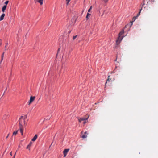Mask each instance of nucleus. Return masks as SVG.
Segmentation results:
<instances>
[{
    "label": "nucleus",
    "instance_id": "13",
    "mask_svg": "<svg viewBox=\"0 0 158 158\" xmlns=\"http://www.w3.org/2000/svg\"><path fill=\"white\" fill-rule=\"evenodd\" d=\"M18 130L14 132L13 133V135H16L18 133Z\"/></svg>",
    "mask_w": 158,
    "mask_h": 158
},
{
    "label": "nucleus",
    "instance_id": "24",
    "mask_svg": "<svg viewBox=\"0 0 158 158\" xmlns=\"http://www.w3.org/2000/svg\"><path fill=\"white\" fill-rule=\"evenodd\" d=\"M92 8V6H90V8L89 9H90V10H91Z\"/></svg>",
    "mask_w": 158,
    "mask_h": 158
},
{
    "label": "nucleus",
    "instance_id": "35",
    "mask_svg": "<svg viewBox=\"0 0 158 158\" xmlns=\"http://www.w3.org/2000/svg\"><path fill=\"white\" fill-rule=\"evenodd\" d=\"M20 146L19 145V148H20Z\"/></svg>",
    "mask_w": 158,
    "mask_h": 158
},
{
    "label": "nucleus",
    "instance_id": "19",
    "mask_svg": "<svg viewBox=\"0 0 158 158\" xmlns=\"http://www.w3.org/2000/svg\"><path fill=\"white\" fill-rule=\"evenodd\" d=\"M108 0H103V1L105 3H107L108 2Z\"/></svg>",
    "mask_w": 158,
    "mask_h": 158
},
{
    "label": "nucleus",
    "instance_id": "1",
    "mask_svg": "<svg viewBox=\"0 0 158 158\" xmlns=\"http://www.w3.org/2000/svg\"><path fill=\"white\" fill-rule=\"evenodd\" d=\"M19 131L21 133V135H23V126L25 125V119L23 118V116H21L19 119Z\"/></svg>",
    "mask_w": 158,
    "mask_h": 158
},
{
    "label": "nucleus",
    "instance_id": "18",
    "mask_svg": "<svg viewBox=\"0 0 158 158\" xmlns=\"http://www.w3.org/2000/svg\"><path fill=\"white\" fill-rule=\"evenodd\" d=\"M77 37V35H75V36H73V40H74Z\"/></svg>",
    "mask_w": 158,
    "mask_h": 158
},
{
    "label": "nucleus",
    "instance_id": "34",
    "mask_svg": "<svg viewBox=\"0 0 158 158\" xmlns=\"http://www.w3.org/2000/svg\"><path fill=\"white\" fill-rule=\"evenodd\" d=\"M153 2H154V0H151Z\"/></svg>",
    "mask_w": 158,
    "mask_h": 158
},
{
    "label": "nucleus",
    "instance_id": "14",
    "mask_svg": "<svg viewBox=\"0 0 158 158\" xmlns=\"http://www.w3.org/2000/svg\"><path fill=\"white\" fill-rule=\"evenodd\" d=\"M4 52H3V54H2V59H1V61L3 60V57H4Z\"/></svg>",
    "mask_w": 158,
    "mask_h": 158
},
{
    "label": "nucleus",
    "instance_id": "27",
    "mask_svg": "<svg viewBox=\"0 0 158 158\" xmlns=\"http://www.w3.org/2000/svg\"><path fill=\"white\" fill-rule=\"evenodd\" d=\"M90 15H91V14H89L88 13V14H87V15H88V16H90Z\"/></svg>",
    "mask_w": 158,
    "mask_h": 158
},
{
    "label": "nucleus",
    "instance_id": "28",
    "mask_svg": "<svg viewBox=\"0 0 158 158\" xmlns=\"http://www.w3.org/2000/svg\"><path fill=\"white\" fill-rule=\"evenodd\" d=\"M84 121V123H83L84 124H85L86 123V121Z\"/></svg>",
    "mask_w": 158,
    "mask_h": 158
},
{
    "label": "nucleus",
    "instance_id": "32",
    "mask_svg": "<svg viewBox=\"0 0 158 158\" xmlns=\"http://www.w3.org/2000/svg\"><path fill=\"white\" fill-rule=\"evenodd\" d=\"M10 155H11V156H12V152H10Z\"/></svg>",
    "mask_w": 158,
    "mask_h": 158
},
{
    "label": "nucleus",
    "instance_id": "11",
    "mask_svg": "<svg viewBox=\"0 0 158 158\" xmlns=\"http://www.w3.org/2000/svg\"><path fill=\"white\" fill-rule=\"evenodd\" d=\"M88 134V133L87 132H85L84 133V134L82 136V137L83 138H86L87 137V135Z\"/></svg>",
    "mask_w": 158,
    "mask_h": 158
},
{
    "label": "nucleus",
    "instance_id": "23",
    "mask_svg": "<svg viewBox=\"0 0 158 158\" xmlns=\"http://www.w3.org/2000/svg\"><path fill=\"white\" fill-rule=\"evenodd\" d=\"M9 134H8L7 135V136L6 137V139H7L8 138V136H9Z\"/></svg>",
    "mask_w": 158,
    "mask_h": 158
},
{
    "label": "nucleus",
    "instance_id": "31",
    "mask_svg": "<svg viewBox=\"0 0 158 158\" xmlns=\"http://www.w3.org/2000/svg\"><path fill=\"white\" fill-rule=\"evenodd\" d=\"M149 2H150V1H149V2H147V4H148V3H149Z\"/></svg>",
    "mask_w": 158,
    "mask_h": 158
},
{
    "label": "nucleus",
    "instance_id": "9",
    "mask_svg": "<svg viewBox=\"0 0 158 158\" xmlns=\"http://www.w3.org/2000/svg\"><path fill=\"white\" fill-rule=\"evenodd\" d=\"M38 137V135H35L33 137V138L31 140L33 141H35L37 139Z\"/></svg>",
    "mask_w": 158,
    "mask_h": 158
},
{
    "label": "nucleus",
    "instance_id": "17",
    "mask_svg": "<svg viewBox=\"0 0 158 158\" xmlns=\"http://www.w3.org/2000/svg\"><path fill=\"white\" fill-rule=\"evenodd\" d=\"M67 1V5H68L71 0H66Z\"/></svg>",
    "mask_w": 158,
    "mask_h": 158
},
{
    "label": "nucleus",
    "instance_id": "5",
    "mask_svg": "<svg viewBox=\"0 0 158 158\" xmlns=\"http://www.w3.org/2000/svg\"><path fill=\"white\" fill-rule=\"evenodd\" d=\"M35 96H31L30 98L29 101L28 102V105H30L34 100L35 98Z\"/></svg>",
    "mask_w": 158,
    "mask_h": 158
},
{
    "label": "nucleus",
    "instance_id": "22",
    "mask_svg": "<svg viewBox=\"0 0 158 158\" xmlns=\"http://www.w3.org/2000/svg\"><path fill=\"white\" fill-rule=\"evenodd\" d=\"M6 90H7V88L6 89L5 91L4 92L3 94V95H2V96L4 95V94H5V91Z\"/></svg>",
    "mask_w": 158,
    "mask_h": 158
},
{
    "label": "nucleus",
    "instance_id": "4",
    "mask_svg": "<svg viewBox=\"0 0 158 158\" xmlns=\"http://www.w3.org/2000/svg\"><path fill=\"white\" fill-rule=\"evenodd\" d=\"M89 118V116H87L85 115L84 117H81V118H77L78 121L79 122L81 123L82 121H86L88 120V119Z\"/></svg>",
    "mask_w": 158,
    "mask_h": 158
},
{
    "label": "nucleus",
    "instance_id": "30",
    "mask_svg": "<svg viewBox=\"0 0 158 158\" xmlns=\"http://www.w3.org/2000/svg\"><path fill=\"white\" fill-rule=\"evenodd\" d=\"M15 154H16V153L15 154L14 156V157H13V158H15Z\"/></svg>",
    "mask_w": 158,
    "mask_h": 158
},
{
    "label": "nucleus",
    "instance_id": "26",
    "mask_svg": "<svg viewBox=\"0 0 158 158\" xmlns=\"http://www.w3.org/2000/svg\"><path fill=\"white\" fill-rule=\"evenodd\" d=\"M91 10H90V9H89L88 10V12H90Z\"/></svg>",
    "mask_w": 158,
    "mask_h": 158
},
{
    "label": "nucleus",
    "instance_id": "10",
    "mask_svg": "<svg viewBox=\"0 0 158 158\" xmlns=\"http://www.w3.org/2000/svg\"><path fill=\"white\" fill-rule=\"evenodd\" d=\"M6 7L7 6L6 5H5L3 6L2 10V12H5Z\"/></svg>",
    "mask_w": 158,
    "mask_h": 158
},
{
    "label": "nucleus",
    "instance_id": "16",
    "mask_svg": "<svg viewBox=\"0 0 158 158\" xmlns=\"http://www.w3.org/2000/svg\"><path fill=\"white\" fill-rule=\"evenodd\" d=\"M8 2L9 1H7L5 2L4 4H5V5H6L7 6V5L8 4Z\"/></svg>",
    "mask_w": 158,
    "mask_h": 158
},
{
    "label": "nucleus",
    "instance_id": "29",
    "mask_svg": "<svg viewBox=\"0 0 158 158\" xmlns=\"http://www.w3.org/2000/svg\"><path fill=\"white\" fill-rule=\"evenodd\" d=\"M88 16L87 15L86 17V18L87 19H88Z\"/></svg>",
    "mask_w": 158,
    "mask_h": 158
},
{
    "label": "nucleus",
    "instance_id": "6",
    "mask_svg": "<svg viewBox=\"0 0 158 158\" xmlns=\"http://www.w3.org/2000/svg\"><path fill=\"white\" fill-rule=\"evenodd\" d=\"M69 151V149H66L64 150L63 151L64 157H65L66 156Z\"/></svg>",
    "mask_w": 158,
    "mask_h": 158
},
{
    "label": "nucleus",
    "instance_id": "20",
    "mask_svg": "<svg viewBox=\"0 0 158 158\" xmlns=\"http://www.w3.org/2000/svg\"><path fill=\"white\" fill-rule=\"evenodd\" d=\"M8 44L7 43H6V45L5 46V48L6 49V47L8 46Z\"/></svg>",
    "mask_w": 158,
    "mask_h": 158
},
{
    "label": "nucleus",
    "instance_id": "33",
    "mask_svg": "<svg viewBox=\"0 0 158 158\" xmlns=\"http://www.w3.org/2000/svg\"><path fill=\"white\" fill-rule=\"evenodd\" d=\"M60 48H59V49H58V52L60 51Z\"/></svg>",
    "mask_w": 158,
    "mask_h": 158
},
{
    "label": "nucleus",
    "instance_id": "8",
    "mask_svg": "<svg viewBox=\"0 0 158 158\" xmlns=\"http://www.w3.org/2000/svg\"><path fill=\"white\" fill-rule=\"evenodd\" d=\"M5 15V14L4 13L0 17V21H2Z\"/></svg>",
    "mask_w": 158,
    "mask_h": 158
},
{
    "label": "nucleus",
    "instance_id": "7",
    "mask_svg": "<svg viewBox=\"0 0 158 158\" xmlns=\"http://www.w3.org/2000/svg\"><path fill=\"white\" fill-rule=\"evenodd\" d=\"M36 1L37 2H38L40 4V5H42L43 4V0H34Z\"/></svg>",
    "mask_w": 158,
    "mask_h": 158
},
{
    "label": "nucleus",
    "instance_id": "15",
    "mask_svg": "<svg viewBox=\"0 0 158 158\" xmlns=\"http://www.w3.org/2000/svg\"><path fill=\"white\" fill-rule=\"evenodd\" d=\"M110 76H108V78L107 80V81H106V84H106V83H107V81H109V80H110L111 79H110Z\"/></svg>",
    "mask_w": 158,
    "mask_h": 158
},
{
    "label": "nucleus",
    "instance_id": "25",
    "mask_svg": "<svg viewBox=\"0 0 158 158\" xmlns=\"http://www.w3.org/2000/svg\"><path fill=\"white\" fill-rule=\"evenodd\" d=\"M92 8V6H90V8L89 9H90V10H91Z\"/></svg>",
    "mask_w": 158,
    "mask_h": 158
},
{
    "label": "nucleus",
    "instance_id": "3",
    "mask_svg": "<svg viewBox=\"0 0 158 158\" xmlns=\"http://www.w3.org/2000/svg\"><path fill=\"white\" fill-rule=\"evenodd\" d=\"M146 0H143V5L142 6V7H141V9L140 10V11L137 14V15L135 17H134L132 19H133V21H135V19H136V18H137L139 16V15H140V11L142 10L143 8V7H144V8H145L146 7V6H145V2Z\"/></svg>",
    "mask_w": 158,
    "mask_h": 158
},
{
    "label": "nucleus",
    "instance_id": "12",
    "mask_svg": "<svg viewBox=\"0 0 158 158\" xmlns=\"http://www.w3.org/2000/svg\"><path fill=\"white\" fill-rule=\"evenodd\" d=\"M32 143V142H30L29 144L27 146L26 148L30 150V148Z\"/></svg>",
    "mask_w": 158,
    "mask_h": 158
},
{
    "label": "nucleus",
    "instance_id": "21",
    "mask_svg": "<svg viewBox=\"0 0 158 158\" xmlns=\"http://www.w3.org/2000/svg\"><path fill=\"white\" fill-rule=\"evenodd\" d=\"M2 44V40L1 39H0V46H1Z\"/></svg>",
    "mask_w": 158,
    "mask_h": 158
},
{
    "label": "nucleus",
    "instance_id": "2",
    "mask_svg": "<svg viewBox=\"0 0 158 158\" xmlns=\"http://www.w3.org/2000/svg\"><path fill=\"white\" fill-rule=\"evenodd\" d=\"M124 30H122L119 33V36L118 38V39L116 41V43L117 44H119L120 41L122 40L123 37L121 36L124 33Z\"/></svg>",
    "mask_w": 158,
    "mask_h": 158
}]
</instances>
